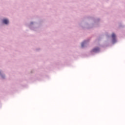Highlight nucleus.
Masks as SVG:
<instances>
[{
	"label": "nucleus",
	"instance_id": "obj_1",
	"mask_svg": "<svg viewBox=\"0 0 125 125\" xmlns=\"http://www.w3.org/2000/svg\"><path fill=\"white\" fill-rule=\"evenodd\" d=\"M100 49L99 48H95L92 50V52H98L99 51Z\"/></svg>",
	"mask_w": 125,
	"mask_h": 125
},
{
	"label": "nucleus",
	"instance_id": "obj_2",
	"mask_svg": "<svg viewBox=\"0 0 125 125\" xmlns=\"http://www.w3.org/2000/svg\"><path fill=\"white\" fill-rule=\"evenodd\" d=\"M9 22V21H8V20L7 19L3 20V23H4V24H7V23Z\"/></svg>",
	"mask_w": 125,
	"mask_h": 125
},
{
	"label": "nucleus",
	"instance_id": "obj_4",
	"mask_svg": "<svg viewBox=\"0 0 125 125\" xmlns=\"http://www.w3.org/2000/svg\"><path fill=\"white\" fill-rule=\"evenodd\" d=\"M84 43H85V42H83L82 43V47H83V46H84Z\"/></svg>",
	"mask_w": 125,
	"mask_h": 125
},
{
	"label": "nucleus",
	"instance_id": "obj_3",
	"mask_svg": "<svg viewBox=\"0 0 125 125\" xmlns=\"http://www.w3.org/2000/svg\"><path fill=\"white\" fill-rule=\"evenodd\" d=\"M112 38L113 40H115V39H116V35L113 33L112 35Z\"/></svg>",
	"mask_w": 125,
	"mask_h": 125
}]
</instances>
